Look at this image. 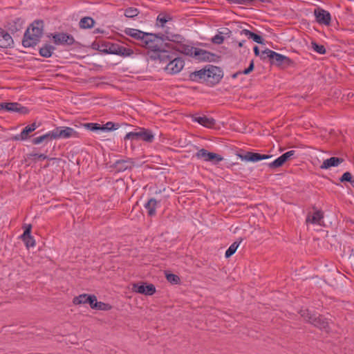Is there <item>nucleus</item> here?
<instances>
[{
    "instance_id": "f257e3e1",
    "label": "nucleus",
    "mask_w": 354,
    "mask_h": 354,
    "mask_svg": "<svg viewBox=\"0 0 354 354\" xmlns=\"http://www.w3.org/2000/svg\"><path fill=\"white\" fill-rule=\"evenodd\" d=\"M223 75V71L219 67L209 66L194 72L192 74V78L194 80L205 82L209 85H214L220 82Z\"/></svg>"
},
{
    "instance_id": "f03ea898",
    "label": "nucleus",
    "mask_w": 354,
    "mask_h": 354,
    "mask_svg": "<svg viewBox=\"0 0 354 354\" xmlns=\"http://www.w3.org/2000/svg\"><path fill=\"white\" fill-rule=\"evenodd\" d=\"M44 30V22L41 20L33 21L26 30L22 41L24 47H32L40 40Z\"/></svg>"
},
{
    "instance_id": "7ed1b4c3",
    "label": "nucleus",
    "mask_w": 354,
    "mask_h": 354,
    "mask_svg": "<svg viewBox=\"0 0 354 354\" xmlns=\"http://www.w3.org/2000/svg\"><path fill=\"white\" fill-rule=\"evenodd\" d=\"M98 50L105 54H113L123 57H127L133 54V50L118 43L111 41H103L99 46Z\"/></svg>"
},
{
    "instance_id": "20e7f679",
    "label": "nucleus",
    "mask_w": 354,
    "mask_h": 354,
    "mask_svg": "<svg viewBox=\"0 0 354 354\" xmlns=\"http://www.w3.org/2000/svg\"><path fill=\"white\" fill-rule=\"evenodd\" d=\"M174 43H165L155 53H153L151 57L155 60H158L160 63H168L174 56L177 55L176 50L171 48H169L168 46L173 45Z\"/></svg>"
},
{
    "instance_id": "39448f33",
    "label": "nucleus",
    "mask_w": 354,
    "mask_h": 354,
    "mask_svg": "<svg viewBox=\"0 0 354 354\" xmlns=\"http://www.w3.org/2000/svg\"><path fill=\"white\" fill-rule=\"evenodd\" d=\"M124 139L132 140H141L144 142L151 143L154 140V134L149 129L145 128H138L136 129L134 131L127 133L125 135Z\"/></svg>"
},
{
    "instance_id": "423d86ee",
    "label": "nucleus",
    "mask_w": 354,
    "mask_h": 354,
    "mask_svg": "<svg viewBox=\"0 0 354 354\" xmlns=\"http://www.w3.org/2000/svg\"><path fill=\"white\" fill-rule=\"evenodd\" d=\"M147 37H145L141 45L148 49H150L155 53L162 46V35L148 33L147 32Z\"/></svg>"
},
{
    "instance_id": "0eeeda50",
    "label": "nucleus",
    "mask_w": 354,
    "mask_h": 354,
    "mask_svg": "<svg viewBox=\"0 0 354 354\" xmlns=\"http://www.w3.org/2000/svg\"><path fill=\"white\" fill-rule=\"evenodd\" d=\"M263 58L268 57L271 60L272 64L279 66H288L291 63V60L286 56L276 53L272 50L266 49L262 52Z\"/></svg>"
},
{
    "instance_id": "6e6552de",
    "label": "nucleus",
    "mask_w": 354,
    "mask_h": 354,
    "mask_svg": "<svg viewBox=\"0 0 354 354\" xmlns=\"http://www.w3.org/2000/svg\"><path fill=\"white\" fill-rule=\"evenodd\" d=\"M195 156L198 160L211 162L212 165H216L223 160V156L221 155L216 153L209 152L205 149H201L198 150L195 154Z\"/></svg>"
},
{
    "instance_id": "1a4fd4ad",
    "label": "nucleus",
    "mask_w": 354,
    "mask_h": 354,
    "mask_svg": "<svg viewBox=\"0 0 354 354\" xmlns=\"http://www.w3.org/2000/svg\"><path fill=\"white\" fill-rule=\"evenodd\" d=\"M313 13L315 21L318 24L326 26L330 25L331 15L328 11L318 7L314 10Z\"/></svg>"
},
{
    "instance_id": "9d476101",
    "label": "nucleus",
    "mask_w": 354,
    "mask_h": 354,
    "mask_svg": "<svg viewBox=\"0 0 354 354\" xmlns=\"http://www.w3.org/2000/svg\"><path fill=\"white\" fill-rule=\"evenodd\" d=\"M183 67L184 61L176 55L167 64L165 70L169 74H176L180 72Z\"/></svg>"
},
{
    "instance_id": "9b49d317",
    "label": "nucleus",
    "mask_w": 354,
    "mask_h": 354,
    "mask_svg": "<svg viewBox=\"0 0 354 354\" xmlns=\"http://www.w3.org/2000/svg\"><path fill=\"white\" fill-rule=\"evenodd\" d=\"M308 311L307 310H301V316L304 317L309 322L322 329H326L328 327V322L324 317L320 315L317 317L313 315L308 316Z\"/></svg>"
},
{
    "instance_id": "f8f14e48",
    "label": "nucleus",
    "mask_w": 354,
    "mask_h": 354,
    "mask_svg": "<svg viewBox=\"0 0 354 354\" xmlns=\"http://www.w3.org/2000/svg\"><path fill=\"white\" fill-rule=\"evenodd\" d=\"M57 139H67L69 138H79V133L74 129L68 127H57L55 129Z\"/></svg>"
},
{
    "instance_id": "ddd939ff",
    "label": "nucleus",
    "mask_w": 354,
    "mask_h": 354,
    "mask_svg": "<svg viewBox=\"0 0 354 354\" xmlns=\"http://www.w3.org/2000/svg\"><path fill=\"white\" fill-rule=\"evenodd\" d=\"M53 42L55 45L71 46L74 44L75 39L71 35L59 32L53 35Z\"/></svg>"
},
{
    "instance_id": "4468645a",
    "label": "nucleus",
    "mask_w": 354,
    "mask_h": 354,
    "mask_svg": "<svg viewBox=\"0 0 354 354\" xmlns=\"http://www.w3.org/2000/svg\"><path fill=\"white\" fill-rule=\"evenodd\" d=\"M24 233L20 236V239L24 241L27 248H33L36 243L34 237L31 235L32 225L30 224H25L23 226Z\"/></svg>"
},
{
    "instance_id": "2eb2a0df",
    "label": "nucleus",
    "mask_w": 354,
    "mask_h": 354,
    "mask_svg": "<svg viewBox=\"0 0 354 354\" xmlns=\"http://www.w3.org/2000/svg\"><path fill=\"white\" fill-rule=\"evenodd\" d=\"M238 157L241 160L247 162H258L262 160H266L270 158L272 156L268 154H260L258 153H254L248 151L245 154H238Z\"/></svg>"
},
{
    "instance_id": "dca6fc26",
    "label": "nucleus",
    "mask_w": 354,
    "mask_h": 354,
    "mask_svg": "<svg viewBox=\"0 0 354 354\" xmlns=\"http://www.w3.org/2000/svg\"><path fill=\"white\" fill-rule=\"evenodd\" d=\"M324 212L321 210H315L313 213H308L306 218V223L307 225L312 224V225H317L319 226H324Z\"/></svg>"
},
{
    "instance_id": "f3484780",
    "label": "nucleus",
    "mask_w": 354,
    "mask_h": 354,
    "mask_svg": "<svg viewBox=\"0 0 354 354\" xmlns=\"http://www.w3.org/2000/svg\"><path fill=\"white\" fill-rule=\"evenodd\" d=\"M192 120L194 122L200 124L206 128H213L216 124V121L213 118L207 117L204 115H193L192 116Z\"/></svg>"
},
{
    "instance_id": "a211bd4d",
    "label": "nucleus",
    "mask_w": 354,
    "mask_h": 354,
    "mask_svg": "<svg viewBox=\"0 0 354 354\" xmlns=\"http://www.w3.org/2000/svg\"><path fill=\"white\" fill-rule=\"evenodd\" d=\"M133 291L145 295H152L156 292V288L153 284H133Z\"/></svg>"
},
{
    "instance_id": "6ab92c4d",
    "label": "nucleus",
    "mask_w": 354,
    "mask_h": 354,
    "mask_svg": "<svg viewBox=\"0 0 354 354\" xmlns=\"http://www.w3.org/2000/svg\"><path fill=\"white\" fill-rule=\"evenodd\" d=\"M168 47L171 48L173 50H176V53H177V52H180L183 54H185L192 57L194 56V53L196 49L195 47L188 45H184L179 43H174L173 45L168 46Z\"/></svg>"
},
{
    "instance_id": "aec40b11",
    "label": "nucleus",
    "mask_w": 354,
    "mask_h": 354,
    "mask_svg": "<svg viewBox=\"0 0 354 354\" xmlns=\"http://www.w3.org/2000/svg\"><path fill=\"white\" fill-rule=\"evenodd\" d=\"M4 111L8 112H16L21 114H27L29 110L27 107L17 102H4Z\"/></svg>"
},
{
    "instance_id": "412c9836",
    "label": "nucleus",
    "mask_w": 354,
    "mask_h": 354,
    "mask_svg": "<svg viewBox=\"0 0 354 354\" xmlns=\"http://www.w3.org/2000/svg\"><path fill=\"white\" fill-rule=\"evenodd\" d=\"M38 127L39 125L36 122L28 124L22 129L19 134L16 135L14 139L16 140H26L29 138V134Z\"/></svg>"
},
{
    "instance_id": "4be33fe9",
    "label": "nucleus",
    "mask_w": 354,
    "mask_h": 354,
    "mask_svg": "<svg viewBox=\"0 0 354 354\" xmlns=\"http://www.w3.org/2000/svg\"><path fill=\"white\" fill-rule=\"evenodd\" d=\"M214 55L205 50L196 48L193 57L199 62L212 61Z\"/></svg>"
},
{
    "instance_id": "5701e85b",
    "label": "nucleus",
    "mask_w": 354,
    "mask_h": 354,
    "mask_svg": "<svg viewBox=\"0 0 354 354\" xmlns=\"http://www.w3.org/2000/svg\"><path fill=\"white\" fill-rule=\"evenodd\" d=\"M124 32L125 35L140 41V44H142L144 37H147V32L136 28H127L124 29Z\"/></svg>"
},
{
    "instance_id": "b1692460",
    "label": "nucleus",
    "mask_w": 354,
    "mask_h": 354,
    "mask_svg": "<svg viewBox=\"0 0 354 354\" xmlns=\"http://www.w3.org/2000/svg\"><path fill=\"white\" fill-rule=\"evenodd\" d=\"M13 44V39L10 34L5 30L0 28V47L8 48Z\"/></svg>"
},
{
    "instance_id": "393cba45",
    "label": "nucleus",
    "mask_w": 354,
    "mask_h": 354,
    "mask_svg": "<svg viewBox=\"0 0 354 354\" xmlns=\"http://www.w3.org/2000/svg\"><path fill=\"white\" fill-rule=\"evenodd\" d=\"M343 162V159L337 157H331L324 160L320 167L323 169H328L332 167H337Z\"/></svg>"
},
{
    "instance_id": "a878e982",
    "label": "nucleus",
    "mask_w": 354,
    "mask_h": 354,
    "mask_svg": "<svg viewBox=\"0 0 354 354\" xmlns=\"http://www.w3.org/2000/svg\"><path fill=\"white\" fill-rule=\"evenodd\" d=\"M241 35H243L248 39H252L254 41H255L257 44H262L263 43V39L261 37V36L255 34L252 32H251L249 30L243 29L241 31Z\"/></svg>"
},
{
    "instance_id": "bb28decb",
    "label": "nucleus",
    "mask_w": 354,
    "mask_h": 354,
    "mask_svg": "<svg viewBox=\"0 0 354 354\" xmlns=\"http://www.w3.org/2000/svg\"><path fill=\"white\" fill-rule=\"evenodd\" d=\"M158 202L154 198L149 199L145 205V207L147 211L149 216H153L156 213V207H157Z\"/></svg>"
},
{
    "instance_id": "cd10ccee",
    "label": "nucleus",
    "mask_w": 354,
    "mask_h": 354,
    "mask_svg": "<svg viewBox=\"0 0 354 354\" xmlns=\"http://www.w3.org/2000/svg\"><path fill=\"white\" fill-rule=\"evenodd\" d=\"M55 50V48L50 44H46L42 46L39 50V54L41 56L48 58L51 57L53 51Z\"/></svg>"
},
{
    "instance_id": "c85d7f7f",
    "label": "nucleus",
    "mask_w": 354,
    "mask_h": 354,
    "mask_svg": "<svg viewBox=\"0 0 354 354\" xmlns=\"http://www.w3.org/2000/svg\"><path fill=\"white\" fill-rule=\"evenodd\" d=\"M170 21H171V17L169 15L160 13L157 17L156 26L158 27L164 28L165 24Z\"/></svg>"
},
{
    "instance_id": "c756f323",
    "label": "nucleus",
    "mask_w": 354,
    "mask_h": 354,
    "mask_svg": "<svg viewBox=\"0 0 354 354\" xmlns=\"http://www.w3.org/2000/svg\"><path fill=\"white\" fill-rule=\"evenodd\" d=\"M95 24V21L93 18L85 17L81 19L80 21V26L81 28H91Z\"/></svg>"
},
{
    "instance_id": "7c9ffc66",
    "label": "nucleus",
    "mask_w": 354,
    "mask_h": 354,
    "mask_svg": "<svg viewBox=\"0 0 354 354\" xmlns=\"http://www.w3.org/2000/svg\"><path fill=\"white\" fill-rule=\"evenodd\" d=\"M89 296L90 295L87 294L80 295L79 296L73 298V303L75 305L88 304V301L87 297H89Z\"/></svg>"
},
{
    "instance_id": "2f4dec72",
    "label": "nucleus",
    "mask_w": 354,
    "mask_h": 354,
    "mask_svg": "<svg viewBox=\"0 0 354 354\" xmlns=\"http://www.w3.org/2000/svg\"><path fill=\"white\" fill-rule=\"evenodd\" d=\"M241 241H235L232 244L230 245V246L227 248V250H226L225 252V256L226 258H229L230 257H231L232 255H233L238 247L239 246L240 243H241Z\"/></svg>"
},
{
    "instance_id": "473e14b6",
    "label": "nucleus",
    "mask_w": 354,
    "mask_h": 354,
    "mask_svg": "<svg viewBox=\"0 0 354 354\" xmlns=\"http://www.w3.org/2000/svg\"><path fill=\"white\" fill-rule=\"evenodd\" d=\"M140 13L139 10L134 7H129L124 10V16L127 18H134Z\"/></svg>"
},
{
    "instance_id": "72a5a7b5",
    "label": "nucleus",
    "mask_w": 354,
    "mask_h": 354,
    "mask_svg": "<svg viewBox=\"0 0 354 354\" xmlns=\"http://www.w3.org/2000/svg\"><path fill=\"white\" fill-rule=\"evenodd\" d=\"M312 49L319 55H324L326 53V48L324 46L318 44L317 43L313 41L311 42Z\"/></svg>"
},
{
    "instance_id": "f704fd0d",
    "label": "nucleus",
    "mask_w": 354,
    "mask_h": 354,
    "mask_svg": "<svg viewBox=\"0 0 354 354\" xmlns=\"http://www.w3.org/2000/svg\"><path fill=\"white\" fill-rule=\"evenodd\" d=\"M285 162L282 157L279 156L274 161L268 163V167L270 168H277L281 167Z\"/></svg>"
},
{
    "instance_id": "c9c22d12",
    "label": "nucleus",
    "mask_w": 354,
    "mask_h": 354,
    "mask_svg": "<svg viewBox=\"0 0 354 354\" xmlns=\"http://www.w3.org/2000/svg\"><path fill=\"white\" fill-rule=\"evenodd\" d=\"M84 125L87 129L92 131H99V130L102 131V129H103L102 125H100L97 123H92V122L86 123Z\"/></svg>"
},
{
    "instance_id": "e433bc0d",
    "label": "nucleus",
    "mask_w": 354,
    "mask_h": 354,
    "mask_svg": "<svg viewBox=\"0 0 354 354\" xmlns=\"http://www.w3.org/2000/svg\"><path fill=\"white\" fill-rule=\"evenodd\" d=\"M167 280L172 284H178L180 281V277L174 274H167L166 275Z\"/></svg>"
},
{
    "instance_id": "4c0bfd02",
    "label": "nucleus",
    "mask_w": 354,
    "mask_h": 354,
    "mask_svg": "<svg viewBox=\"0 0 354 354\" xmlns=\"http://www.w3.org/2000/svg\"><path fill=\"white\" fill-rule=\"evenodd\" d=\"M95 307H96L97 310L104 311L110 310L112 308V306L110 304L102 301H97V304H95Z\"/></svg>"
},
{
    "instance_id": "58836bf2",
    "label": "nucleus",
    "mask_w": 354,
    "mask_h": 354,
    "mask_svg": "<svg viewBox=\"0 0 354 354\" xmlns=\"http://www.w3.org/2000/svg\"><path fill=\"white\" fill-rule=\"evenodd\" d=\"M254 69V61L252 60L250 62V64L249 65V66L245 68V70L242 71H239L237 72L236 73L234 74L233 75V77H236L239 75L240 74H244V75H248L249 74L251 71H252Z\"/></svg>"
},
{
    "instance_id": "ea45409f",
    "label": "nucleus",
    "mask_w": 354,
    "mask_h": 354,
    "mask_svg": "<svg viewBox=\"0 0 354 354\" xmlns=\"http://www.w3.org/2000/svg\"><path fill=\"white\" fill-rule=\"evenodd\" d=\"M45 142H48L52 140H57L56 132L55 129L52 131L47 132L43 135Z\"/></svg>"
},
{
    "instance_id": "a19ab883",
    "label": "nucleus",
    "mask_w": 354,
    "mask_h": 354,
    "mask_svg": "<svg viewBox=\"0 0 354 354\" xmlns=\"http://www.w3.org/2000/svg\"><path fill=\"white\" fill-rule=\"evenodd\" d=\"M102 131H111L115 130L118 128V125L112 122H108L104 125H102Z\"/></svg>"
},
{
    "instance_id": "79ce46f5",
    "label": "nucleus",
    "mask_w": 354,
    "mask_h": 354,
    "mask_svg": "<svg viewBox=\"0 0 354 354\" xmlns=\"http://www.w3.org/2000/svg\"><path fill=\"white\" fill-rule=\"evenodd\" d=\"M340 181L341 182L347 181V182H350L352 185H354V180H353V179H352V175L348 171H346L343 174V175L340 178Z\"/></svg>"
},
{
    "instance_id": "37998d69",
    "label": "nucleus",
    "mask_w": 354,
    "mask_h": 354,
    "mask_svg": "<svg viewBox=\"0 0 354 354\" xmlns=\"http://www.w3.org/2000/svg\"><path fill=\"white\" fill-rule=\"evenodd\" d=\"M88 298V303L91 306V308L93 309H96L95 304H97V297L94 295H90L89 297Z\"/></svg>"
},
{
    "instance_id": "c03bdc74",
    "label": "nucleus",
    "mask_w": 354,
    "mask_h": 354,
    "mask_svg": "<svg viewBox=\"0 0 354 354\" xmlns=\"http://www.w3.org/2000/svg\"><path fill=\"white\" fill-rule=\"evenodd\" d=\"M212 41L214 44H221L223 42L224 37L222 35L217 34L212 38Z\"/></svg>"
},
{
    "instance_id": "a18cd8bd",
    "label": "nucleus",
    "mask_w": 354,
    "mask_h": 354,
    "mask_svg": "<svg viewBox=\"0 0 354 354\" xmlns=\"http://www.w3.org/2000/svg\"><path fill=\"white\" fill-rule=\"evenodd\" d=\"M29 156L34 160H36V158L42 160H46L48 158V156L44 153H30Z\"/></svg>"
},
{
    "instance_id": "49530a36",
    "label": "nucleus",
    "mask_w": 354,
    "mask_h": 354,
    "mask_svg": "<svg viewBox=\"0 0 354 354\" xmlns=\"http://www.w3.org/2000/svg\"><path fill=\"white\" fill-rule=\"evenodd\" d=\"M295 153V151L293 150L288 151L283 154H282L281 156L285 162H286L289 158H290L292 156H293Z\"/></svg>"
},
{
    "instance_id": "de8ad7c7",
    "label": "nucleus",
    "mask_w": 354,
    "mask_h": 354,
    "mask_svg": "<svg viewBox=\"0 0 354 354\" xmlns=\"http://www.w3.org/2000/svg\"><path fill=\"white\" fill-rule=\"evenodd\" d=\"M32 143L35 145H39L41 144V142H45L44 140V136L43 135L42 136H38V137H36V138H34L32 140Z\"/></svg>"
},
{
    "instance_id": "09e8293b",
    "label": "nucleus",
    "mask_w": 354,
    "mask_h": 354,
    "mask_svg": "<svg viewBox=\"0 0 354 354\" xmlns=\"http://www.w3.org/2000/svg\"><path fill=\"white\" fill-rule=\"evenodd\" d=\"M230 3L246 4L250 3V0H227Z\"/></svg>"
},
{
    "instance_id": "8fccbe9b",
    "label": "nucleus",
    "mask_w": 354,
    "mask_h": 354,
    "mask_svg": "<svg viewBox=\"0 0 354 354\" xmlns=\"http://www.w3.org/2000/svg\"><path fill=\"white\" fill-rule=\"evenodd\" d=\"M254 53L255 54V55H259V49L257 46H255L254 48Z\"/></svg>"
},
{
    "instance_id": "3c124183",
    "label": "nucleus",
    "mask_w": 354,
    "mask_h": 354,
    "mask_svg": "<svg viewBox=\"0 0 354 354\" xmlns=\"http://www.w3.org/2000/svg\"><path fill=\"white\" fill-rule=\"evenodd\" d=\"M4 110V103H0V111Z\"/></svg>"
},
{
    "instance_id": "603ef678",
    "label": "nucleus",
    "mask_w": 354,
    "mask_h": 354,
    "mask_svg": "<svg viewBox=\"0 0 354 354\" xmlns=\"http://www.w3.org/2000/svg\"><path fill=\"white\" fill-rule=\"evenodd\" d=\"M245 41L244 40H243L242 41H240V42L239 43V47H242V46H243V44H244V43H245Z\"/></svg>"
},
{
    "instance_id": "864d4df0",
    "label": "nucleus",
    "mask_w": 354,
    "mask_h": 354,
    "mask_svg": "<svg viewBox=\"0 0 354 354\" xmlns=\"http://www.w3.org/2000/svg\"><path fill=\"white\" fill-rule=\"evenodd\" d=\"M254 0H250V3L254 1ZM261 2H268L269 0H259Z\"/></svg>"
}]
</instances>
